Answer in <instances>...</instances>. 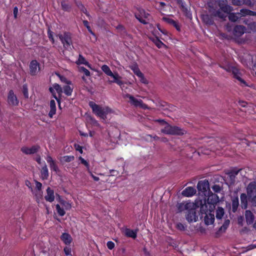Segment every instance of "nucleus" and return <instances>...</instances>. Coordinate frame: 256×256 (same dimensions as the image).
Listing matches in <instances>:
<instances>
[{
	"label": "nucleus",
	"mask_w": 256,
	"mask_h": 256,
	"mask_svg": "<svg viewBox=\"0 0 256 256\" xmlns=\"http://www.w3.org/2000/svg\"><path fill=\"white\" fill-rule=\"evenodd\" d=\"M88 104L93 113L104 120L106 119V116L112 112V110L108 106L102 107L92 101L90 102Z\"/></svg>",
	"instance_id": "obj_1"
},
{
	"label": "nucleus",
	"mask_w": 256,
	"mask_h": 256,
	"mask_svg": "<svg viewBox=\"0 0 256 256\" xmlns=\"http://www.w3.org/2000/svg\"><path fill=\"white\" fill-rule=\"evenodd\" d=\"M153 42L156 46L159 48H162V46L164 45V44L158 38H156V40H154Z\"/></svg>",
	"instance_id": "obj_55"
},
{
	"label": "nucleus",
	"mask_w": 256,
	"mask_h": 256,
	"mask_svg": "<svg viewBox=\"0 0 256 256\" xmlns=\"http://www.w3.org/2000/svg\"><path fill=\"white\" fill-rule=\"evenodd\" d=\"M44 198L50 202H52L54 200V191L50 187L46 189V195L44 196Z\"/></svg>",
	"instance_id": "obj_17"
},
{
	"label": "nucleus",
	"mask_w": 256,
	"mask_h": 256,
	"mask_svg": "<svg viewBox=\"0 0 256 256\" xmlns=\"http://www.w3.org/2000/svg\"><path fill=\"white\" fill-rule=\"evenodd\" d=\"M116 28L121 36H124L127 35L126 30L123 25L119 24L116 27Z\"/></svg>",
	"instance_id": "obj_33"
},
{
	"label": "nucleus",
	"mask_w": 256,
	"mask_h": 256,
	"mask_svg": "<svg viewBox=\"0 0 256 256\" xmlns=\"http://www.w3.org/2000/svg\"><path fill=\"white\" fill-rule=\"evenodd\" d=\"M248 196L246 194H242L240 196L241 207L243 209H246L248 206Z\"/></svg>",
	"instance_id": "obj_29"
},
{
	"label": "nucleus",
	"mask_w": 256,
	"mask_h": 256,
	"mask_svg": "<svg viewBox=\"0 0 256 256\" xmlns=\"http://www.w3.org/2000/svg\"><path fill=\"white\" fill-rule=\"evenodd\" d=\"M245 218L246 222L248 224H252L254 221V215L252 212L249 210H246L245 212Z\"/></svg>",
	"instance_id": "obj_24"
},
{
	"label": "nucleus",
	"mask_w": 256,
	"mask_h": 256,
	"mask_svg": "<svg viewBox=\"0 0 256 256\" xmlns=\"http://www.w3.org/2000/svg\"><path fill=\"white\" fill-rule=\"evenodd\" d=\"M250 202L253 206L256 207V196H252Z\"/></svg>",
	"instance_id": "obj_64"
},
{
	"label": "nucleus",
	"mask_w": 256,
	"mask_h": 256,
	"mask_svg": "<svg viewBox=\"0 0 256 256\" xmlns=\"http://www.w3.org/2000/svg\"><path fill=\"white\" fill-rule=\"evenodd\" d=\"M56 208L57 212L60 216H62L66 214L65 210L60 206V204H56Z\"/></svg>",
	"instance_id": "obj_44"
},
{
	"label": "nucleus",
	"mask_w": 256,
	"mask_h": 256,
	"mask_svg": "<svg viewBox=\"0 0 256 256\" xmlns=\"http://www.w3.org/2000/svg\"><path fill=\"white\" fill-rule=\"evenodd\" d=\"M88 18L89 20L92 18L90 14L87 11L86 8L84 7V5L80 6V8H78Z\"/></svg>",
	"instance_id": "obj_46"
},
{
	"label": "nucleus",
	"mask_w": 256,
	"mask_h": 256,
	"mask_svg": "<svg viewBox=\"0 0 256 256\" xmlns=\"http://www.w3.org/2000/svg\"><path fill=\"white\" fill-rule=\"evenodd\" d=\"M70 84H67L63 87L64 92L67 96H70L73 91V88H71Z\"/></svg>",
	"instance_id": "obj_35"
},
{
	"label": "nucleus",
	"mask_w": 256,
	"mask_h": 256,
	"mask_svg": "<svg viewBox=\"0 0 256 256\" xmlns=\"http://www.w3.org/2000/svg\"><path fill=\"white\" fill-rule=\"evenodd\" d=\"M102 70L108 76H113V72L110 70L109 66L106 64H104L101 67Z\"/></svg>",
	"instance_id": "obj_36"
},
{
	"label": "nucleus",
	"mask_w": 256,
	"mask_h": 256,
	"mask_svg": "<svg viewBox=\"0 0 256 256\" xmlns=\"http://www.w3.org/2000/svg\"><path fill=\"white\" fill-rule=\"evenodd\" d=\"M110 76L114 78V80L110 81V82L116 83L120 86L124 84L123 82L121 80L122 77L119 76L118 72H116L114 74L113 73V76Z\"/></svg>",
	"instance_id": "obj_25"
},
{
	"label": "nucleus",
	"mask_w": 256,
	"mask_h": 256,
	"mask_svg": "<svg viewBox=\"0 0 256 256\" xmlns=\"http://www.w3.org/2000/svg\"><path fill=\"white\" fill-rule=\"evenodd\" d=\"M138 10L141 14V16H142V17L144 18H147L150 16V14L148 12H146V10L143 8H138Z\"/></svg>",
	"instance_id": "obj_49"
},
{
	"label": "nucleus",
	"mask_w": 256,
	"mask_h": 256,
	"mask_svg": "<svg viewBox=\"0 0 256 256\" xmlns=\"http://www.w3.org/2000/svg\"><path fill=\"white\" fill-rule=\"evenodd\" d=\"M187 226L181 222H178L176 224V228L180 231H184L186 228Z\"/></svg>",
	"instance_id": "obj_45"
},
{
	"label": "nucleus",
	"mask_w": 256,
	"mask_h": 256,
	"mask_svg": "<svg viewBox=\"0 0 256 256\" xmlns=\"http://www.w3.org/2000/svg\"><path fill=\"white\" fill-rule=\"evenodd\" d=\"M41 178L42 180H47L48 177V170L46 165L45 164L42 168L41 172Z\"/></svg>",
	"instance_id": "obj_32"
},
{
	"label": "nucleus",
	"mask_w": 256,
	"mask_h": 256,
	"mask_svg": "<svg viewBox=\"0 0 256 256\" xmlns=\"http://www.w3.org/2000/svg\"><path fill=\"white\" fill-rule=\"evenodd\" d=\"M38 63L36 60H32L30 64V72L32 76H35L36 74L37 68Z\"/></svg>",
	"instance_id": "obj_19"
},
{
	"label": "nucleus",
	"mask_w": 256,
	"mask_h": 256,
	"mask_svg": "<svg viewBox=\"0 0 256 256\" xmlns=\"http://www.w3.org/2000/svg\"><path fill=\"white\" fill-rule=\"evenodd\" d=\"M126 97L129 98L130 103L136 107L145 108L146 106V105L143 103L142 100H138L130 94H127Z\"/></svg>",
	"instance_id": "obj_7"
},
{
	"label": "nucleus",
	"mask_w": 256,
	"mask_h": 256,
	"mask_svg": "<svg viewBox=\"0 0 256 256\" xmlns=\"http://www.w3.org/2000/svg\"><path fill=\"white\" fill-rule=\"evenodd\" d=\"M76 63L78 65L83 64L86 66H88V67H90V63L86 60V58L82 54H79L78 60L76 62Z\"/></svg>",
	"instance_id": "obj_30"
},
{
	"label": "nucleus",
	"mask_w": 256,
	"mask_h": 256,
	"mask_svg": "<svg viewBox=\"0 0 256 256\" xmlns=\"http://www.w3.org/2000/svg\"><path fill=\"white\" fill-rule=\"evenodd\" d=\"M200 214L201 215V218H202L203 217L204 214H205L208 212L210 210L208 211V206L206 205L205 202L204 204L202 203V200H200Z\"/></svg>",
	"instance_id": "obj_31"
},
{
	"label": "nucleus",
	"mask_w": 256,
	"mask_h": 256,
	"mask_svg": "<svg viewBox=\"0 0 256 256\" xmlns=\"http://www.w3.org/2000/svg\"><path fill=\"white\" fill-rule=\"evenodd\" d=\"M74 159V157L73 156H66L63 157V160L66 162H69Z\"/></svg>",
	"instance_id": "obj_56"
},
{
	"label": "nucleus",
	"mask_w": 256,
	"mask_h": 256,
	"mask_svg": "<svg viewBox=\"0 0 256 256\" xmlns=\"http://www.w3.org/2000/svg\"><path fill=\"white\" fill-rule=\"evenodd\" d=\"M64 251L66 256L72 255V249L69 246H66L64 248Z\"/></svg>",
	"instance_id": "obj_59"
},
{
	"label": "nucleus",
	"mask_w": 256,
	"mask_h": 256,
	"mask_svg": "<svg viewBox=\"0 0 256 256\" xmlns=\"http://www.w3.org/2000/svg\"><path fill=\"white\" fill-rule=\"evenodd\" d=\"M246 11H248V9H246V8L241 9L240 10V13H239L240 15L241 14L242 16H248V12H247Z\"/></svg>",
	"instance_id": "obj_63"
},
{
	"label": "nucleus",
	"mask_w": 256,
	"mask_h": 256,
	"mask_svg": "<svg viewBox=\"0 0 256 256\" xmlns=\"http://www.w3.org/2000/svg\"><path fill=\"white\" fill-rule=\"evenodd\" d=\"M212 211H210L205 214L204 216V222L206 226H208L213 224L214 221V214L212 213Z\"/></svg>",
	"instance_id": "obj_12"
},
{
	"label": "nucleus",
	"mask_w": 256,
	"mask_h": 256,
	"mask_svg": "<svg viewBox=\"0 0 256 256\" xmlns=\"http://www.w3.org/2000/svg\"><path fill=\"white\" fill-rule=\"evenodd\" d=\"M22 91L24 97L26 98H28V88L27 84H25L22 86Z\"/></svg>",
	"instance_id": "obj_47"
},
{
	"label": "nucleus",
	"mask_w": 256,
	"mask_h": 256,
	"mask_svg": "<svg viewBox=\"0 0 256 256\" xmlns=\"http://www.w3.org/2000/svg\"><path fill=\"white\" fill-rule=\"evenodd\" d=\"M245 0H232V2L234 5L240 6L243 4Z\"/></svg>",
	"instance_id": "obj_61"
},
{
	"label": "nucleus",
	"mask_w": 256,
	"mask_h": 256,
	"mask_svg": "<svg viewBox=\"0 0 256 256\" xmlns=\"http://www.w3.org/2000/svg\"><path fill=\"white\" fill-rule=\"evenodd\" d=\"M177 4H178L180 6V8L182 10V11L184 12V14L187 16L188 14V10L186 7V4L184 0H175Z\"/></svg>",
	"instance_id": "obj_20"
},
{
	"label": "nucleus",
	"mask_w": 256,
	"mask_h": 256,
	"mask_svg": "<svg viewBox=\"0 0 256 256\" xmlns=\"http://www.w3.org/2000/svg\"><path fill=\"white\" fill-rule=\"evenodd\" d=\"M212 14L214 16L218 17L220 18H224L226 17V15L220 12V10L214 12Z\"/></svg>",
	"instance_id": "obj_43"
},
{
	"label": "nucleus",
	"mask_w": 256,
	"mask_h": 256,
	"mask_svg": "<svg viewBox=\"0 0 256 256\" xmlns=\"http://www.w3.org/2000/svg\"><path fill=\"white\" fill-rule=\"evenodd\" d=\"M212 190L216 193L220 192L221 190H222V187L219 184H214L212 187Z\"/></svg>",
	"instance_id": "obj_58"
},
{
	"label": "nucleus",
	"mask_w": 256,
	"mask_h": 256,
	"mask_svg": "<svg viewBox=\"0 0 256 256\" xmlns=\"http://www.w3.org/2000/svg\"><path fill=\"white\" fill-rule=\"evenodd\" d=\"M157 4H158V6L157 8L158 10H160V11L166 10L165 8L166 6V4L165 2H157Z\"/></svg>",
	"instance_id": "obj_54"
},
{
	"label": "nucleus",
	"mask_w": 256,
	"mask_h": 256,
	"mask_svg": "<svg viewBox=\"0 0 256 256\" xmlns=\"http://www.w3.org/2000/svg\"><path fill=\"white\" fill-rule=\"evenodd\" d=\"M131 69L133 71L134 73L138 77L142 74L137 66H132Z\"/></svg>",
	"instance_id": "obj_48"
},
{
	"label": "nucleus",
	"mask_w": 256,
	"mask_h": 256,
	"mask_svg": "<svg viewBox=\"0 0 256 256\" xmlns=\"http://www.w3.org/2000/svg\"><path fill=\"white\" fill-rule=\"evenodd\" d=\"M79 160L80 161V162L84 165L87 169L89 170H90V164L88 162H87L86 160H85L84 158H82V156L79 157Z\"/></svg>",
	"instance_id": "obj_57"
},
{
	"label": "nucleus",
	"mask_w": 256,
	"mask_h": 256,
	"mask_svg": "<svg viewBox=\"0 0 256 256\" xmlns=\"http://www.w3.org/2000/svg\"><path fill=\"white\" fill-rule=\"evenodd\" d=\"M197 188L200 194L206 196L210 190L208 181L207 180L199 181L197 184Z\"/></svg>",
	"instance_id": "obj_6"
},
{
	"label": "nucleus",
	"mask_w": 256,
	"mask_h": 256,
	"mask_svg": "<svg viewBox=\"0 0 256 256\" xmlns=\"http://www.w3.org/2000/svg\"><path fill=\"white\" fill-rule=\"evenodd\" d=\"M196 193V190L192 186L186 188L182 192V194L186 197L194 196Z\"/></svg>",
	"instance_id": "obj_18"
},
{
	"label": "nucleus",
	"mask_w": 256,
	"mask_h": 256,
	"mask_svg": "<svg viewBox=\"0 0 256 256\" xmlns=\"http://www.w3.org/2000/svg\"><path fill=\"white\" fill-rule=\"evenodd\" d=\"M239 206V200L238 196H236L232 200V211L233 212H236Z\"/></svg>",
	"instance_id": "obj_34"
},
{
	"label": "nucleus",
	"mask_w": 256,
	"mask_h": 256,
	"mask_svg": "<svg viewBox=\"0 0 256 256\" xmlns=\"http://www.w3.org/2000/svg\"><path fill=\"white\" fill-rule=\"evenodd\" d=\"M48 36L52 43L54 44L55 41L53 36V32L51 31L50 28L48 30Z\"/></svg>",
	"instance_id": "obj_53"
},
{
	"label": "nucleus",
	"mask_w": 256,
	"mask_h": 256,
	"mask_svg": "<svg viewBox=\"0 0 256 256\" xmlns=\"http://www.w3.org/2000/svg\"><path fill=\"white\" fill-rule=\"evenodd\" d=\"M196 204L193 202H187L185 208L188 210L186 214V220L189 223L196 222L198 220V215L196 208Z\"/></svg>",
	"instance_id": "obj_2"
},
{
	"label": "nucleus",
	"mask_w": 256,
	"mask_h": 256,
	"mask_svg": "<svg viewBox=\"0 0 256 256\" xmlns=\"http://www.w3.org/2000/svg\"><path fill=\"white\" fill-rule=\"evenodd\" d=\"M230 223V220H225L223 224L219 228L218 230V232H225L226 230L228 228Z\"/></svg>",
	"instance_id": "obj_37"
},
{
	"label": "nucleus",
	"mask_w": 256,
	"mask_h": 256,
	"mask_svg": "<svg viewBox=\"0 0 256 256\" xmlns=\"http://www.w3.org/2000/svg\"><path fill=\"white\" fill-rule=\"evenodd\" d=\"M106 246L109 250H112L114 248L115 244L114 242L112 241H108L106 244Z\"/></svg>",
	"instance_id": "obj_62"
},
{
	"label": "nucleus",
	"mask_w": 256,
	"mask_h": 256,
	"mask_svg": "<svg viewBox=\"0 0 256 256\" xmlns=\"http://www.w3.org/2000/svg\"><path fill=\"white\" fill-rule=\"evenodd\" d=\"M54 88L56 90L58 94V96L61 97L62 93L63 92V88L60 86V84L57 83H54L52 84Z\"/></svg>",
	"instance_id": "obj_39"
},
{
	"label": "nucleus",
	"mask_w": 256,
	"mask_h": 256,
	"mask_svg": "<svg viewBox=\"0 0 256 256\" xmlns=\"http://www.w3.org/2000/svg\"><path fill=\"white\" fill-rule=\"evenodd\" d=\"M46 160L47 162L49 164L51 170L55 172L56 173L60 171L59 168L56 162L54 160H53L52 156H48Z\"/></svg>",
	"instance_id": "obj_13"
},
{
	"label": "nucleus",
	"mask_w": 256,
	"mask_h": 256,
	"mask_svg": "<svg viewBox=\"0 0 256 256\" xmlns=\"http://www.w3.org/2000/svg\"><path fill=\"white\" fill-rule=\"evenodd\" d=\"M40 149V146L38 145H34L31 148L23 146L20 150L26 154H32L36 153Z\"/></svg>",
	"instance_id": "obj_8"
},
{
	"label": "nucleus",
	"mask_w": 256,
	"mask_h": 256,
	"mask_svg": "<svg viewBox=\"0 0 256 256\" xmlns=\"http://www.w3.org/2000/svg\"><path fill=\"white\" fill-rule=\"evenodd\" d=\"M56 112V104L54 100H52L50 101V111L48 113V116L52 118Z\"/></svg>",
	"instance_id": "obj_27"
},
{
	"label": "nucleus",
	"mask_w": 256,
	"mask_h": 256,
	"mask_svg": "<svg viewBox=\"0 0 256 256\" xmlns=\"http://www.w3.org/2000/svg\"><path fill=\"white\" fill-rule=\"evenodd\" d=\"M228 14V19L231 22H236L239 18V13L234 14L230 12Z\"/></svg>",
	"instance_id": "obj_38"
},
{
	"label": "nucleus",
	"mask_w": 256,
	"mask_h": 256,
	"mask_svg": "<svg viewBox=\"0 0 256 256\" xmlns=\"http://www.w3.org/2000/svg\"><path fill=\"white\" fill-rule=\"evenodd\" d=\"M61 8L62 10L66 12H70L72 10V6L66 0L61 2Z\"/></svg>",
	"instance_id": "obj_28"
},
{
	"label": "nucleus",
	"mask_w": 256,
	"mask_h": 256,
	"mask_svg": "<svg viewBox=\"0 0 256 256\" xmlns=\"http://www.w3.org/2000/svg\"><path fill=\"white\" fill-rule=\"evenodd\" d=\"M57 36L58 37L65 48H68L72 44V34L70 32H65L63 34H58Z\"/></svg>",
	"instance_id": "obj_5"
},
{
	"label": "nucleus",
	"mask_w": 256,
	"mask_h": 256,
	"mask_svg": "<svg viewBox=\"0 0 256 256\" xmlns=\"http://www.w3.org/2000/svg\"><path fill=\"white\" fill-rule=\"evenodd\" d=\"M138 230H131L130 228H126L124 231V234L128 238H131L133 239H135L137 236V232Z\"/></svg>",
	"instance_id": "obj_22"
},
{
	"label": "nucleus",
	"mask_w": 256,
	"mask_h": 256,
	"mask_svg": "<svg viewBox=\"0 0 256 256\" xmlns=\"http://www.w3.org/2000/svg\"><path fill=\"white\" fill-rule=\"evenodd\" d=\"M8 102L12 106H18V98L12 90H10L8 92Z\"/></svg>",
	"instance_id": "obj_11"
},
{
	"label": "nucleus",
	"mask_w": 256,
	"mask_h": 256,
	"mask_svg": "<svg viewBox=\"0 0 256 256\" xmlns=\"http://www.w3.org/2000/svg\"><path fill=\"white\" fill-rule=\"evenodd\" d=\"M135 18L142 24H148V22L144 19H143V17L141 14L138 12L135 13L134 14Z\"/></svg>",
	"instance_id": "obj_41"
},
{
	"label": "nucleus",
	"mask_w": 256,
	"mask_h": 256,
	"mask_svg": "<svg viewBox=\"0 0 256 256\" xmlns=\"http://www.w3.org/2000/svg\"><path fill=\"white\" fill-rule=\"evenodd\" d=\"M224 210L222 207H218L216 210V218L217 219H221L224 214Z\"/></svg>",
	"instance_id": "obj_40"
},
{
	"label": "nucleus",
	"mask_w": 256,
	"mask_h": 256,
	"mask_svg": "<svg viewBox=\"0 0 256 256\" xmlns=\"http://www.w3.org/2000/svg\"><path fill=\"white\" fill-rule=\"evenodd\" d=\"M56 75L58 76L60 78V81L64 84H72V82L66 78L64 76H62L59 74H56Z\"/></svg>",
	"instance_id": "obj_42"
},
{
	"label": "nucleus",
	"mask_w": 256,
	"mask_h": 256,
	"mask_svg": "<svg viewBox=\"0 0 256 256\" xmlns=\"http://www.w3.org/2000/svg\"><path fill=\"white\" fill-rule=\"evenodd\" d=\"M208 202L211 204H216L219 202V198L217 194H213L210 190L207 194L206 196Z\"/></svg>",
	"instance_id": "obj_10"
},
{
	"label": "nucleus",
	"mask_w": 256,
	"mask_h": 256,
	"mask_svg": "<svg viewBox=\"0 0 256 256\" xmlns=\"http://www.w3.org/2000/svg\"><path fill=\"white\" fill-rule=\"evenodd\" d=\"M213 14H203L202 18L204 23L208 25H213L214 24Z\"/></svg>",
	"instance_id": "obj_16"
},
{
	"label": "nucleus",
	"mask_w": 256,
	"mask_h": 256,
	"mask_svg": "<svg viewBox=\"0 0 256 256\" xmlns=\"http://www.w3.org/2000/svg\"><path fill=\"white\" fill-rule=\"evenodd\" d=\"M240 170L241 169H239L238 170H233L228 173L230 184H234L236 182V177Z\"/></svg>",
	"instance_id": "obj_23"
},
{
	"label": "nucleus",
	"mask_w": 256,
	"mask_h": 256,
	"mask_svg": "<svg viewBox=\"0 0 256 256\" xmlns=\"http://www.w3.org/2000/svg\"><path fill=\"white\" fill-rule=\"evenodd\" d=\"M246 31V28L241 25H237L234 26L233 30V34L235 36H240Z\"/></svg>",
	"instance_id": "obj_14"
},
{
	"label": "nucleus",
	"mask_w": 256,
	"mask_h": 256,
	"mask_svg": "<svg viewBox=\"0 0 256 256\" xmlns=\"http://www.w3.org/2000/svg\"><path fill=\"white\" fill-rule=\"evenodd\" d=\"M256 190V184L253 181L248 184L246 188L248 196L250 198L253 195L254 192Z\"/></svg>",
	"instance_id": "obj_15"
},
{
	"label": "nucleus",
	"mask_w": 256,
	"mask_h": 256,
	"mask_svg": "<svg viewBox=\"0 0 256 256\" xmlns=\"http://www.w3.org/2000/svg\"><path fill=\"white\" fill-rule=\"evenodd\" d=\"M163 20L167 23L172 25L178 31H180V26L176 21L169 18H164Z\"/></svg>",
	"instance_id": "obj_26"
},
{
	"label": "nucleus",
	"mask_w": 256,
	"mask_h": 256,
	"mask_svg": "<svg viewBox=\"0 0 256 256\" xmlns=\"http://www.w3.org/2000/svg\"><path fill=\"white\" fill-rule=\"evenodd\" d=\"M60 204L63 206L66 210H70L71 208V204H70L65 200H62L60 201Z\"/></svg>",
	"instance_id": "obj_50"
},
{
	"label": "nucleus",
	"mask_w": 256,
	"mask_h": 256,
	"mask_svg": "<svg viewBox=\"0 0 256 256\" xmlns=\"http://www.w3.org/2000/svg\"><path fill=\"white\" fill-rule=\"evenodd\" d=\"M161 124H165L167 125L162 130V132L168 134L182 135L184 134V130L177 126H172L168 124L164 120L158 119L156 120Z\"/></svg>",
	"instance_id": "obj_3"
},
{
	"label": "nucleus",
	"mask_w": 256,
	"mask_h": 256,
	"mask_svg": "<svg viewBox=\"0 0 256 256\" xmlns=\"http://www.w3.org/2000/svg\"><path fill=\"white\" fill-rule=\"evenodd\" d=\"M220 67L227 72L232 71L234 78L238 80L240 82V84L244 86H247L246 81L241 78V74L239 72L238 69L230 64H226L224 66L220 65Z\"/></svg>",
	"instance_id": "obj_4"
},
{
	"label": "nucleus",
	"mask_w": 256,
	"mask_h": 256,
	"mask_svg": "<svg viewBox=\"0 0 256 256\" xmlns=\"http://www.w3.org/2000/svg\"><path fill=\"white\" fill-rule=\"evenodd\" d=\"M218 6L220 10L224 13L229 14L233 10L232 7L228 5L226 1L219 2Z\"/></svg>",
	"instance_id": "obj_9"
},
{
	"label": "nucleus",
	"mask_w": 256,
	"mask_h": 256,
	"mask_svg": "<svg viewBox=\"0 0 256 256\" xmlns=\"http://www.w3.org/2000/svg\"><path fill=\"white\" fill-rule=\"evenodd\" d=\"M138 78L140 79V81L142 83L144 84H148V80L144 78V74L142 73Z\"/></svg>",
	"instance_id": "obj_60"
},
{
	"label": "nucleus",
	"mask_w": 256,
	"mask_h": 256,
	"mask_svg": "<svg viewBox=\"0 0 256 256\" xmlns=\"http://www.w3.org/2000/svg\"><path fill=\"white\" fill-rule=\"evenodd\" d=\"M100 10L104 13H106L108 11V6L104 3L98 4Z\"/></svg>",
	"instance_id": "obj_51"
},
{
	"label": "nucleus",
	"mask_w": 256,
	"mask_h": 256,
	"mask_svg": "<svg viewBox=\"0 0 256 256\" xmlns=\"http://www.w3.org/2000/svg\"><path fill=\"white\" fill-rule=\"evenodd\" d=\"M79 72H84L87 76H89L90 75V72L84 66H80L79 68Z\"/></svg>",
	"instance_id": "obj_52"
},
{
	"label": "nucleus",
	"mask_w": 256,
	"mask_h": 256,
	"mask_svg": "<svg viewBox=\"0 0 256 256\" xmlns=\"http://www.w3.org/2000/svg\"><path fill=\"white\" fill-rule=\"evenodd\" d=\"M60 238V240L66 245H69L72 240L71 236L66 232L62 233Z\"/></svg>",
	"instance_id": "obj_21"
}]
</instances>
